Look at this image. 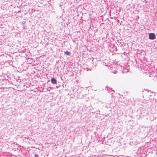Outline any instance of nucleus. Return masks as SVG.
<instances>
[{"mask_svg":"<svg viewBox=\"0 0 157 157\" xmlns=\"http://www.w3.org/2000/svg\"><path fill=\"white\" fill-rule=\"evenodd\" d=\"M149 38L151 40H154L155 39V35L153 33H150L149 34Z\"/></svg>","mask_w":157,"mask_h":157,"instance_id":"f257e3e1","label":"nucleus"},{"mask_svg":"<svg viewBox=\"0 0 157 157\" xmlns=\"http://www.w3.org/2000/svg\"><path fill=\"white\" fill-rule=\"evenodd\" d=\"M51 82L53 84H55L57 83V81L54 78H52L51 79Z\"/></svg>","mask_w":157,"mask_h":157,"instance_id":"f03ea898","label":"nucleus"},{"mask_svg":"<svg viewBox=\"0 0 157 157\" xmlns=\"http://www.w3.org/2000/svg\"><path fill=\"white\" fill-rule=\"evenodd\" d=\"M65 54L67 55L70 56L71 55V53L68 51H66L65 52Z\"/></svg>","mask_w":157,"mask_h":157,"instance_id":"7ed1b4c3","label":"nucleus"},{"mask_svg":"<svg viewBox=\"0 0 157 157\" xmlns=\"http://www.w3.org/2000/svg\"><path fill=\"white\" fill-rule=\"evenodd\" d=\"M35 157H39V155H38L36 154L35 155Z\"/></svg>","mask_w":157,"mask_h":157,"instance_id":"20e7f679","label":"nucleus"}]
</instances>
